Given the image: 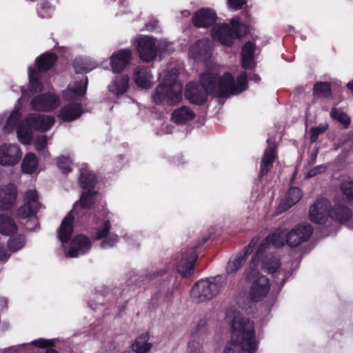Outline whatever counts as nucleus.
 <instances>
[{"label": "nucleus", "mask_w": 353, "mask_h": 353, "mask_svg": "<svg viewBox=\"0 0 353 353\" xmlns=\"http://www.w3.org/2000/svg\"><path fill=\"white\" fill-rule=\"evenodd\" d=\"M246 72H241L234 81L230 73L222 77L212 71L203 73L200 84L189 83L185 90V97L191 103L201 105L206 101L209 94L225 96L239 94L247 89Z\"/></svg>", "instance_id": "nucleus-1"}, {"label": "nucleus", "mask_w": 353, "mask_h": 353, "mask_svg": "<svg viewBox=\"0 0 353 353\" xmlns=\"http://www.w3.org/2000/svg\"><path fill=\"white\" fill-rule=\"evenodd\" d=\"M227 319L231 322L232 336L223 353H254L258 347L254 323L236 312H228Z\"/></svg>", "instance_id": "nucleus-2"}, {"label": "nucleus", "mask_w": 353, "mask_h": 353, "mask_svg": "<svg viewBox=\"0 0 353 353\" xmlns=\"http://www.w3.org/2000/svg\"><path fill=\"white\" fill-rule=\"evenodd\" d=\"M178 72L172 69L161 77L163 83L155 89L152 95L153 101L156 104L166 103L170 105H174L179 103L182 99L183 85L177 81Z\"/></svg>", "instance_id": "nucleus-3"}, {"label": "nucleus", "mask_w": 353, "mask_h": 353, "mask_svg": "<svg viewBox=\"0 0 353 353\" xmlns=\"http://www.w3.org/2000/svg\"><path fill=\"white\" fill-rule=\"evenodd\" d=\"M225 283L226 276L224 275L201 279L192 288L191 299L195 303L207 302L216 296Z\"/></svg>", "instance_id": "nucleus-4"}, {"label": "nucleus", "mask_w": 353, "mask_h": 353, "mask_svg": "<svg viewBox=\"0 0 353 353\" xmlns=\"http://www.w3.org/2000/svg\"><path fill=\"white\" fill-rule=\"evenodd\" d=\"M225 283L226 276L224 275L201 279L192 288L191 299L195 303L207 302L216 296Z\"/></svg>", "instance_id": "nucleus-5"}, {"label": "nucleus", "mask_w": 353, "mask_h": 353, "mask_svg": "<svg viewBox=\"0 0 353 353\" xmlns=\"http://www.w3.org/2000/svg\"><path fill=\"white\" fill-rule=\"evenodd\" d=\"M54 123V117L38 113L30 114L24 122L17 128L18 139L23 144H30L32 140V129L45 132L48 130Z\"/></svg>", "instance_id": "nucleus-6"}, {"label": "nucleus", "mask_w": 353, "mask_h": 353, "mask_svg": "<svg viewBox=\"0 0 353 353\" xmlns=\"http://www.w3.org/2000/svg\"><path fill=\"white\" fill-rule=\"evenodd\" d=\"M56 56L53 53H44L36 60L38 66V71L33 70L29 66L28 68V74L29 78V88L28 90L22 89V97L30 96L42 90V84L39 81V72H46L55 63Z\"/></svg>", "instance_id": "nucleus-7"}, {"label": "nucleus", "mask_w": 353, "mask_h": 353, "mask_svg": "<svg viewBox=\"0 0 353 353\" xmlns=\"http://www.w3.org/2000/svg\"><path fill=\"white\" fill-rule=\"evenodd\" d=\"M230 26L227 23H216L211 30L212 37L221 44L230 46L233 43L234 36L241 37L248 31L246 25L240 23L238 19L231 21Z\"/></svg>", "instance_id": "nucleus-8"}, {"label": "nucleus", "mask_w": 353, "mask_h": 353, "mask_svg": "<svg viewBox=\"0 0 353 353\" xmlns=\"http://www.w3.org/2000/svg\"><path fill=\"white\" fill-rule=\"evenodd\" d=\"M287 234L281 228L276 229L273 233L269 234L261 243L256 252L254 254L250 262V270L247 271L245 274L250 277L252 272L256 273L254 267L259 263L261 259L263 256L265 251L269 248L272 244L274 247L279 248L284 245L286 243Z\"/></svg>", "instance_id": "nucleus-9"}, {"label": "nucleus", "mask_w": 353, "mask_h": 353, "mask_svg": "<svg viewBox=\"0 0 353 353\" xmlns=\"http://www.w3.org/2000/svg\"><path fill=\"white\" fill-rule=\"evenodd\" d=\"M259 263H258L254 268L256 273L254 274L252 272L250 277L247 276L245 273L247 271L250 270V265L243 273V276L247 281L253 280L250 288L249 296L250 299L254 302L263 299L268 295L270 288L269 279L265 276L259 275Z\"/></svg>", "instance_id": "nucleus-10"}, {"label": "nucleus", "mask_w": 353, "mask_h": 353, "mask_svg": "<svg viewBox=\"0 0 353 353\" xmlns=\"http://www.w3.org/2000/svg\"><path fill=\"white\" fill-rule=\"evenodd\" d=\"M259 241V237L253 238L249 245L242 252L230 258L225 268L227 274H234L242 268L248 256L252 252L254 248Z\"/></svg>", "instance_id": "nucleus-11"}, {"label": "nucleus", "mask_w": 353, "mask_h": 353, "mask_svg": "<svg viewBox=\"0 0 353 353\" xmlns=\"http://www.w3.org/2000/svg\"><path fill=\"white\" fill-rule=\"evenodd\" d=\"M313 229L310 224L298 225L286 235V243L291 248H296L310 239Z\"/></svg>", "instance_id": "nucleus-12"}, {"label": "nucleus", "mask_w": 353, "mask_h": 353, "mask_svg": "<svg viewBox=\"0 0 353 353\" xmlns=\"http://www.w3.org/2000/svg\"><path fill=\"white\" fill-rule=\"evenodd\" d=\"M22 156L19 147L14 143H3L0 145V165L13 166L17 165Z\"/></svg>", "instance_id": "nucleus-13"}, {"label": "nucleus", "mask_w": 353, "mask_h": 353, "mask_svg": "<svg viewBox=\"0 0 353 353\" xmlns=\"http://www.w3.org/2000/svg\"><path fill=\"white\" fill-rule=\"evenodd\" d=\"M41 208L38 195L35 190L27 191L24 196V203L19 208L18 214L22 219L34 216Z\"/></svg>", "instance_id": "nucleus-14"}, {"label": "nucleus", "mask_w": 353, "mask_h": 353, "mask_svg": "<svg viewBox=\"0 0 353 353\" xmlns=\"http://www.w3.org/2000/svg\"><path fill=\"white\" fill-rule=\"evenodd\" d=\"M196 259V256L193 248H190L186 252L181 253L176 259L177 272L183 277L191 275L193 273L194 263Z\"/></svg>", "instance_id": "nucleus-15"}, {"label": "nucleus", "mask_w": 353, "mask_h": 353, "mask_svg": "<svg viewBox=\"0 0 353 353\" xmlns=\"http://www.w3.org/2000/svg\"><path fill=\"white\" fill-rule=\"evenodd\" d=\"M330 201L326 199L317 200L310 208L309 218L318 224L325 223L329 216Z\"/></svg>", "instance_id": "nucleus-16"}, {"label": "nucleus", "mask_w": 353, "mask_h": 353, "mask_svg": "<svg viewBox=\"0 0 353 353\" xmlns=\"http://www.w3.org/2000/svg\"><path fill=\"white\" fill-rule=\"evenodd\" d=\"M157 41L150 37H141L137 41V50L140 58L144 61H150L157 56Z\"/></svg>", "instance_id": "nucleus-17"}, {"label": "nucleus", "mask_w": 353, "mask_h": 353, "mask_svg": "<svg viewBox=\"0 0 353 353\" xmlns=\"http://www.w3.org/2000/svg\"><path fill=\"white\" fill-rule=\"evenodd\" d=\"M59 104L57 97L51 93H45L34 97L30 103L32 109L41 111H50Z\"/></svg>", "instance_id": "nucleus-18"}, {"label": "nucleus", "mask_w": 353, "mask_h": 353, "mask_svg": "<svg viewBox=\"0 0 353 353\" xmlns=\"http://www.w3.org/2000/svg\"><path fill=\"white\" fill-rule=\"evenodd\" d=\"M190 56L197 61H205L212 55V43L209 39H201L190 48Z\"/></svg>", "instance_id": "nucleus-19"}, {"label": "nucleus", "mask_w": 353, "mask_h": 353, "mask_svg": "<svg viewBox=\"0 0 353 353\" xmlns=\"http://www.w3.org/2000/svg\"><path fill=\"white\" fill-rule=\"evenodd\" d=\"M17 196V187L10 183L0 187V210H8L15 203Z\"/></svg>", "instance_id": "nucleus-20"}, {"label": "nucleus", "mask_w": 353, "mask_h": 353, "mask_svg": "<svg viewBox=\"0 0 353 353\" xmlns=\"http://www.w3.org/2000/svg\"><path fill=\"white\" fill-rule=\"evenodd\" d=\"M91 245V241L88 236L82 234L78 235L73 239L71 246L65 255L73 258L84 254L90 250Z\"/></svg>", "instance_id": "nucleus-21"}, {"label": "nucleus", "mask_w": 353, "mask_h": 353, "mask_svg": "<svg viewBox=\"0 0 353 353\" xmlns=\"http://www.w3.org/2000/svg\"><path fill=\"white\" fill-rule=\"evenodd\" d=\"M132 52L129 49H122L114 52L110 57V65L114 72H120L129 64Z\"/></svg>", "instance_id": "nucleus-22"}, {"label": "nucleus", "mask_w": 353, "mask_h": 353, "mask_svg": "<svg viewBox=\"0 0 353 353\" xmlns=\"http://www.w3.org/2000/svg\"><path fill=\"white\" fill-rule=\"evenodd\" d=\"M216 19L215 12L210 8H201L196 12L192 21L198 28H206L213 25Z\"/></svg>", "instance_id": "nucleus-23"}, {"label": "nucleus", "mask_w": 353, "mask_h": 353, "mask_svg": "<svg viewBox=\"0 0 353 353\" xmlns=\"http://www.w3.org/2000/svg\"><path fill=\"white\" fill-rule=\"evenodd\" d=\"M302 196L303 193L299 188L293 187L290 188L284 200L279 203L276 208L277 214L282 213L293 206L299 201Z\"/></svg>", "instance_id": "nucleus-24"}, {"label": "nucleus", "mask_w": 353, "mask_h": 353, "mask_svg": "<svg viewBox=\"0 0 353 353\" xmlns=\"http://www.w3.org/2000/svg\"><path fill=\"white\" fill-rule=\"evenodd\" d=\"M329 216L334 221L345 223L352 216V212L347 206L341 203H336L330 207Z\"/></svg>", "instance_id": "nucleus-25"}, {"label": "nucleus", "mask_w": 353, "mask_h": 353, "mask_svg": "<svg viewBox=\"0 0 353 353\" xmlns=\"http://www.w3.org/2000/svg\"><path fill=\"white\" fill-rule=\"evenodd\" d=\"M134 81L136 84L143 88H149L154 82V77L149 68L139 66L134 70Z\"/></svg>", "instance_id": "nucleus-26"}, {"label": "nucleus", "mask_w": 353, "mask_h": 353, "mask_svg": "<svg viewBox=\"0 0 353 353\" xmlns=\"http://www.w3.org/2000/svg\"><path fill=\"white\" fill-rule=\"evenodd\" d=\"M267 141L268 147L265 149L262 158L260 176L265 175L271 169L276 156V145L271 143L270 139Z\"/></svg>", "instance_id": "nucleus-27"}, {"label": "nucleus", "mask_w": 353, "mask_h": 353, "mask_svg": "<svg viewBox=\"0 0 353 353\" xmlns=\"http://www.w3.org/2000/svg\"><path fill=\"white\" fill-rule=\"evenodd\" d=\"M70 212L62 221L59 228L58 237L62 243H67L70 237L73 230V219Z\"/></svg>", "instance_id": "nucleus-28"}, {"label": "nucleus", "mask_w": 353, "mask_h": 353, "mask_svg": "<svg viewBox=\"0 0 353 353\" xmlns=\"http://www.w3.org/2000/svg\"><path fill=\"white\" fill-rule=\"evenodd\" d=\"M129 88V78L127 75L117 76L109 85L108 90L113 94L119 96L127 92Z\"/></svg>", "instance_id": "nucleus-29"}, {"label": "nucleus", "mask_w": 353, "mask_h": 353, "mask_svg": "<svg viewBox=\"0 0 353 353\" xmlns=\"http://www.w3.org/2000/svg\"><path fill=\"white\" fill-rule=\"evenodd\" d=\"M82 114L80 105L71 103L63 107L59 112V117L65 121H73L79 118Z\"/></svg>", "instance_id": "nucleus-30"}, {"label": "nucleus", "mask_w": 353, "mask_h": 353, "mask_svg": "<svg viewBox=\"0 0 353 353\" xmlns=\"http://www.w3.org/2000/svg\"><path fill=\"white\" fill-rule=\"evenodd\" d=\"M194 117V112L187 106H182L180 108L176 109L172 114L173 121L178 124L185 123Z\"/></svg>", "instance_id": "nucleus-31"}, {"label": "nucleus", "mask_w": 353, "mask_h": 353, "mask_svg": "<svg viewBox=\"0 0 353 353\" xmlns=\"http://www.w3.org/2000/svg\"><path fill=\"white\" fill-rule=\"evenodd\" d=\"M17 231V226L14 220L9 216L0 214V234L10 236Z\"/></svg>", "instance_id": "nucleus-32"}, {"label": "nucleus", "mask_w": 353, "mask_h": 353, "mask_svg": "<svg viewBox=\"0 0 353 353\" xmlns=\"http://www.w3.org/2000/svg\"><path fill=\"white\" fill-rule=\"evenodd\" d=\"M254 53V44L250 41L245 43L241 52L242 65L244 68L247 69L252 66Z\"/></svg>", "instance_id": "nucleus-33"}, {"label": "nucleus", "mask_w": 353, "mask_h": 353, "mask_svg": "<svg viewBox=\"0 0 353 353\" xmlns=\"http://www.w3.org/2000/svg\"><path fill=\"white\" fill-rule=\"evenodd\" d=\"M150 339L147 333L140 335L133 343L132 347L136 353H147L152 347V344L148 342Z\"/></svg>", "instance_id": "nucleus-34"}, {"label": "nucleus", "mask_w": 353, "mask_h": 353, "mask_svg": "<svg viewBox=\"0 0 353 353\" xmlns=\"http://www.w3.org/2000/svg\"><path fill=\"white\" fill-rule=\"evenodd\" d=\"M38 167V160L33 153L27 154L21 163L22 171L27 174L34 173Z\"/></svg>", "instance_id": "nucleus-35"}, {"label": "nucleus", "mask_w": 353, "mask_h": 353, "mask_svg": "<svg viewBox=\"0 0 353 353\" xmlns=\"http://www.w3.org/2000/svg\"><path fill=\"white\" fill-rule=\"evenodd\" d=\"M73 66L77 73H87L94 69L97 63L94 60L84 59L81 61L75 60Z\"/></svg>", "instance_id": "nucleus-36"}, {"label": "nucleus", "mask_w": 353, "mask_h": 353, "mask_svg": "<svg viewBox=\"0 0 353 353\" xmlns=\"http://www.w3.org/2000/svg\"><path fill=\"white\" fill-rule=\"evenodd\" d=\"M96 181V176L93 173L84 168L81 169L80 183L83 188L85 189L94 187Z\"/></svg>", "instance_id": "nucleus-37"}, {"label": "nucleus", "mask_w": 353, "mask_h": 353, "mask_svg": "<svg viewBox=\"0 0 353 353\" xmlns=\"http://www.w3.org/2000/svg\"><path fill=\"white\" fill-rule=\"evenodd\" d=\"M21 116V112L20 108H17L13 110L10 113V116L6 119V123L3 128V131L6 132H10L12 131Z\"/></svg>", "instance_id": "nucleus-38"}, {"label": "nucleus", "mask_w": 353, "mask_h": 353, "mask_svg": "<svg viewBox=\"0 0 353 353\" xmlns=\"http://www.w3.org/2000/svg\"><path fill=\"white\" fill-rule=\"evenodd\" d=\"M279 266V260L274 256L268 255L263 261L262 268L268 273H274Z\"/></svg>", "instance_id": "nucleus-39"}, {"label": "nucleus", "mask_w": 353, "mask_h": 353, "mask_svg": "<svg viewBox=\"0 0 353 353\" xmlns=\"http://www.w3.org/2000/svg\"><path fill=\"white\" fill-rule=\"evenodd\" d=\"M330 116L340 122L345 128H347L350 124V117L341 109L332 108L330 111Z\"/></svg>", "instance_id": "nucleus-40"}, {"label": "nucleus", "mask_w": 353, "mask_h": 353, "mask_svg": "<svg viewBox=\"0 0 353 353\" xmlns=\"http://www.w3.org/2000/svg\"><path fill=\"white\" fill-rule=\"evenodd\" d=\"M314 94L318 97H327L331 94V89L329 83L318 82L313 88Z\"/></svg>", "instance_id": "nucleus-41"}, {"label": "nucleus", "mask_w": 353, "mask_h": 353, "mask_svg": "<svg viewBox=\"0 0 353 353\" xmlns=\"http://www.w3.org/2000/svg\"><path fill=\"white\" fill-rule=\"evenodd\" d=\"M88 81V77H85L81 81L75 83L72 86L70 85L68 90L71 91L75 97L83 96L86 92Z\"/></svg>", "instance_id": "nucleus-42"}, {"label": "nucleus", "mask_w": 353, "mask_h": 353, "mask_svg": "<svg viewBox=\"0 0 353 353\" xmlns=\"http://www.w3.org/2000/svg\"><path fill=\"white\" fill-rule=\"evenodd\" d=\"M96 192L88 191L81 195L80 205L83 208H91L94 202Z\"/></svg>", "instance_id": "nucleus-43"}, {"label": "nucleus", "mask_w": 353, "mask_h": 353, "mask_svg": "<svg viewBox=\"0 0 353 353\" xmlns=\"http://www.w3.org/2000/svg\"><path fill=\"white\" fill-rule=\"evenodd\" d=\"M25 243V237L23 235H19L10 239L8 246L11 252H16L22 248Z\"/></svg>", "instance_id": "nucleus-44"}, {"label": "nucleus", "mask_w": 353, "mask_h": 353, "mask_svg": "<svg viewBox=\"0 0 353 353\" xmlns=\"http://www.w3.org/2000/svg\"><path fill=\"white\" fill-rule=\"evenodd\" d=\"M188 353H204L203 345L199 339H193L188 344Z\"/></svg>", "instance_id": "nucleus-45"}, {"label": "nucleus", "mask_w": 353, "mask_h": 353, "mask_svg": "<svg viewBox=\"0 0 353 353\" xmlns=\"http://www.w3.org/2000/svg\"><path fill=\"white\" fill-rule=\"evenodd\" d=\"M72 161L70 158L62 156L57 159V166L63 173H68L71 171Z\"/></svg>", "instance_id": "nucleus-46"}, {"label": "nucleus", "mask_w": 353, "mask_h": 353, "mask_svg": "<svg viewBox=\"0 0 353 353\" xmlns=\"http://www.w3.org/2000/svg\"><path fill=\"white\" fill-rule=\"evenodd\" d=\"M340 188L343 194L349 199H353V181H344L341 184Z\"/></svg>", "instance_id": "nucleus-47"}, {"label": "nucleus", "mask_w": 353, "mask_h": 353, "mask_svg": "<svg viewBox=\"0 0 353 353\" xmlns=\"http://www.w3.org/2000/svg\"><path fill=\"white\" fill-rule=\"evenodd\" d=\"M118 242V236L112 234L102 241L100 247L103 249L110 248L115 245Z\"/></svg>", "instance_id": "nucleus-48"}, {"label": "nucleus", "mask_w": 353, "mask_h": 353, "mask_svg": "<svg viewBox=\"0 0 353 353\" xmlns=\"http://www.w3.org/2000/svg\"><path fill=\"white\" fill-rule=\"evenodd\" d=\"M111 228V225L109 221H106L104 222L103 226L102 228L99 229L97 231L95 239L97 240L102 239L107 236Z\"/></svg>", "instance_id": "nucleus-49"}, {"label": "nucleus", "mask_w": 353, "mask_h": 353, "mask_svg": "<svg viewBox=\"0 0 353 353\" xmlns=\"http://www.w3.org/2000/svg\"><path fill=\"white\" fill-rule=\"evenodd\" d=\"M327 128V125H321L317 128H312L310 129V141L314 142L317 140L320 134L324 132Z\"/></svg>", "instance_id": "nucleus-50"}, {"label": "nucleus", "mask_w": 353, "mask_h": 353, "mask_svg": "<svg viewBox=\"0 0 353 353\" xmlns=\"http://www.w3.org/2000/svg\"><path fill=\"white\" fill-rule=\"evenodd\" d=\"M31 343L40 348H45L54 345L53 341L46 340L44 339H39L37 340L32 341Z\"/></svg>", "instance_id": "nucleus-51"}, {"label": "nucleus", "mask_w": 353, "mask_h": 353, "mask_svg": "<svg viewBox=\"0 0 353 353\" xmlns=\"http://www.w3.org/2000/svg\"><path fill=\"white\" fill-rule=\"evenodd\" d=\"M245 2V0H228L230 9L233 10L241 9Z\"/></svg>", "instance_id": "nucleus-52"}, {"label": "nucleus", "mask_w": 353, "mask_h": 353, "mask_svg": "<svg viewBox=\"0 0 353 353\" xmlns=\"http://www.w3.org/2000/svg\"><path fill=\"white\" fill-rule=\"evenodd\" d=\"M47 143V137L46 135H42L37 138L35 142V146L38 151L43 150L46 145Z\"/></svg>", "instance_id": "nucleus-53"}, {"label": "nucleus", "mask_w": 353, "mask_h": 353, "mask_svg": "<svg viewBox=\"0 0 353 353\" xmlns=\"http://www.w3.org/2000/svg\"><path fill=\"white\" fill-rule=\"evenodd\" d=\"M325 166H323V165L316 166L308 172V173L307 174V178L313 177L315 175H316L318 173H321V172H325Z\"/></svg>", "instance_id": "nucleus-54"}, {"label": "nucleus", "mask_w": 353, "mask_h": 353, "mask_svg": "<svg viewBox=\"0 0 353 353\" xmlns=\"http://www.w3.org/2000/svg\"><path fill=\"white\" fill-rule=\"evenodd\" d=\"M159 22L156 19L152 20L150 22L145 24L146 29L149 31H158L159 30Z\"/></svg>", "instance_id": "nucleus-55"}, {"label": "nucleus", "mask_w": 353, "mask_h": 353, "mask_svg": "<svg viewBox=\"0 0 353 353\" xmlns=\"http://www.w3.org/2000/svg\"><path fill=\"white\" fill-rule=\"evenodd\" d=\"M318 153H319V148L316 147L313 148V150L311 152V155H310V164H314L316 162Z\"/></svg>", "instance_id": "nucleus-56"}, {"label": "nucleus", "mask_w": 353, "mask_h": 353, "mask_svg": "<svg viewBox=\"0 0 353 353\" xmlns=\"http://www.w3.org/2000/svg\"><path fill=\"white\" fill-rule=\"evenodd\" d=\"M10 254L5 248L0 245V261L6 260L9 257Z\"/></svg>", "instance_id": "nucleus-57"}, {"label": "nucleus", "mask_w": 353, "mask_h": 353, "mask_svg": "<svg viewBox=\"0 0 353 353\" xmlns=\"http://www.w3.org/2000/svg\"><path fill=\"white\" fill-rule=\"evenodd\" d=\"M46 5H47V3H46V2L43 3H42V5H41V10H39V15H40L41 17H50V13H49V14H44L43 13V10L46 8Z\"/></svg>", "instance_id": "nucleus-58"}, {"label": "nucleus", "mask_w": 353, "mask_h": 353, "mask_svg": "<svg viewBox=\"0 0 353 353\" xmlns=\"http://www.w3.org/2000/svg\"><path fill=\"white\" fill-rule=\"evenodd\" d=\"M163 131L165 133L169 134L172 132V128L168 123H163Z\"/></svg>", "instance_id": "nucleus-59"}, {"label": "nucleus", "mask_w": 353, "mask_h": 353, "mask_svg": "<svg viewBox=\"0 0 353 353\" xmlns=\"http://www.w3.org/2000/svg\"><path fill=\"white\" fill-rule=\"evenodd\" d=\"M250 80L253 81L254 82H259L261 80V78H260V77L259 75L254 74L253 76H252L250 77Z\"/></svg>", "instance_id": "nucleus-60"}, {"label": "nucleus", "mask_w": 353, "mask_h": 353, "mask_svg": "<svg viewBox=\"0 0 353 353\" xmlns=\"http://www.w3.org/2000/svg\"><path fill=\"white\" fill-rule=\"evenodd\" d=\"M347 88L349 89V90H352L353 92V80L348 82L346 85Z\"/></svg>", "instance_id": "nucleus-61"}, {"label": "nucleus", "mask_w": 353, "mask_h": 353, "mask_svg": "<svg viewBox=\"0 0 353 353\" xmlns=\"http://www.w3.org/2000/svg\"><path fill=\"white\" fill-rule=\"evenodd\" d=\"M6 119V114H2L0 115V124H1L4 120Z\"/></svg>", "instance_id": "nucleus-62"}, {"label": "nucleus", "mask_w": 353, "mask_h": 353, "mask_svg": "<svg viewBox=\"0 0 353 353\" xmlns=\"http://www.w3.org/2000/svg\"><path fill=\"white\" fill-rule=\"evenodd\" d=\"M46 353H57L56 350L53 349H48L46 350Z\"/></svg>", "instance_id": "nucleus-63"}, {"label": "nucleus", "mask_w": 353, "mask_h": 353, "mask_svg": "<svg viewBox=\"0 0 353 353\" xmlns=\"http://www.w3.org/2000/svg\"><path fill=\"white\" fill-rule=\"evenodd\" d=\"M164 273V272L163 270L161 271V273H157L158 274H161V275H163V274Z\"/></svg>", "instance_id": "nucleus-64"}]
</instances>
